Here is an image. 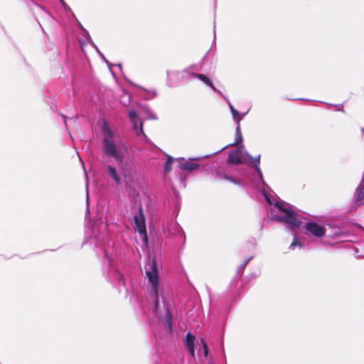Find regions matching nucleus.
I'll return each instance as SVG.
<instances>
[{
	"label": "nucleus",
	"mask_w": 364,
	"mask_h": 364,
	"mask_svg": "<svg viewBox=\"0 0 364 364\" xmlns=\"http://www.w3.org/2000/svg\"><path fill=\"white\" fill-rule=\"evenodd\" d=\"M85 176L86 178V197H87V204L88 205V199H89V195H88V176L87 175V173L85 171ZM87 215H90V210L89 208H87Z\"/></svg>",
	"instance_id": "24"
},
{
	"label": "nucleus",
	"mask_w": 364,
	"mask_h": 364,
	"mask_svg": "<svg viewBox=\"0 0 364 364\" xmlns=\"http://www.w3.org/2000/svg\"><path fill=\"white\" fill-rule=\"evenodd\" d=\"M172 228L174 230L175 232L183 238V243H185L186 241V235L184 231L182 230L179 224L174 221L172 224Z\"/></svg>",
	"instance_id": "19"
},
{
	"label": "nucleus",
	"mask_w": 364,
	"mask_h": 364,
	"mask_svg": "<svg viewBox=\"0 0 364 364\" xmlns=\"http://www.w3.org/2000/svg\"><path fill=\"white\" fill-rule=\"evenodd\" d=\"M148 279V303L154 314L162 322L167 332L172 331V316L166 299V287L160 282L156 259H149L145 264Z\"/></svg>",
	"instance_id": "2"
},
{
	"label": "nucleus",
	"mask_w": 364,
	"mask_h": 364,
	"mask_svg": "<svg viewBox=\"0 0 364 364\" xmlns=\"http://www.w3.org/2000/svg\"><path fill=\"white\" fill-rule=\"evenodd\" d=\"M303 232L306 236L313 237L317 240L325 236L326 229L315 221H309L305 223Z\"/></svg>",
	"instance_id": "5"
},
{
	"label": "nucleus",
	"mask_w": 364,
	"mask_h": 364,
	"mask_svg": "<svg viewBox=\"0 0 364 364\" xmlns=\"http://www.w3.org/2000/svg\"><path fill=\"white\" fill-rule=\"evenodd\" d=\"M195 77L203 81L205 84L210 87L214 92H217L221 97L223 95V94L213 85L211 80L208 78L206 75L203 74H198L195 75Z\"/></svg>",
	"instance_id": "16"
},
{
	"label": "nucleus",
	"mask_w": 364,
	"mask_h": 364,
	"mask_svg": "<svg viewBox=\"0 0 364 364\" xmlns=\"http://www.w3.org/2000/svg\"><path fill=\"white\" fill-rule=\"evenodd\" d=\"M173 161V159L171 156H167V159H166V161L165 162L164 167V170L165 172H169L171 170V168H172L171 164H172Z\"/></svg>",
	"instance_id": "22"
},
{
	"label": "nucleus",
	"mask_w": 364,
	"mask_h": 364,
	"mask_svg": "<svg viewBox=\"0 0 364 364\" xmlns=\"http://www.w3.org/2000/svg\"><path fill=\"white\" fill-rule=\"evenodd\" d=\"M128 115L132 124V129L136 132V134L138 136H142L146 143H150L149 139L144 132L143 123L138 117L136 111L134 109H129L128 111Z\"/></svg>",
	"instance_id": "8"
},
{
	"label": "nucleus",
	"mask_w": 364,
	"mask_h": 364,
	"mask_svg": "<svg viewBox=\"0 0 364 364\" xmlns=\"http://www.w3.org/2000/svg\"><path fill=\"white\" fill-rule=\"evenodd\" d=\"M253 257H250V258H248L245 262L244 264H242V265H240L238 268H237V273L239 274H242L245 266L247 264V263L252 259Z\"/></svg>",
	"instance_id": "25"
},
{
	"label": "nucleus",
	"mask_w": 364,
	"mask_h": 364,
	"mask_svg": "<svg viewBox=\"0 0 364 364\" xmlns=\"http://www.w3.org/2000/svg\"><path fill=\"white\" fill-rule=\"evenodd\" d=\"M203 347H204V354H205V356H207L208 355V348H207V346L205 345V343L203 341Z\"/></svg>",
	"instance_id": "33"
},
{
	"label": "nucleus",
	"mask_w": 364,
	"mask_h": 364,
	"mask_svg": "<svg viewBox=\"0 0 364 364\" xmlns=\"http://www.w3.org/2000/svg\"><path fill=\"white\" fill-rule=\"evenodd\" d=\"M187 70H167L166 83L169 87H173L176 83L183 81L185 79Z\"/></svg>",
	"instance_id": "9"
},
{
	"label": "nucleus",
	"mask_w": 364,
	"mask_h": 364,
	"mask_svg": "<svg viewBox=\"0 0 364 364\" xmlns=\"http://www.w3.org/2000/svg\"><path fill=\"white\" fill-rule=\"evenodd\" d=\"M63 119H64V123L66 125V117L65 115H62Z\"/></svg>",
	"instance_id": "36"
},
{
	"label": "nucleus",
	"mask_w": 364,
	"mask_h": 364,
	"mask_svg": "<svg viewBox=\"0 0 364 364\" xmlns=\"http://www.w3.org/2000/svg\"><path fill=\"white\" fill-rule=\"evenodd\" d=\"M146 112H147L149 119H156V116L151 112V110L147 108Z\"/></svg>",
	"instance_id": "28"
},
{
	"label": "nucleus",
	"mask_w": 364,
	"mask_h": 364,
	"mask_svg": "<svg viewBox=\"0 0 364 364\" xmlns=\"http://www.w3.org/2000/svg\"><path fill=\"white\" fill-rule=\"evenodd\" d=\"M61 5L66 9L67 8H68V6L66 4V3L65 2L64 0H59Z\"/></svg>",
	"instance_id": "32"
},
{
	"label": "nucleus",
	"mask_w": 364,
	"mask_h": 364,
	"mask_svg": "<svg viewBox=\"0 0 364 364\" xmlns=\"http://www.w3.org/2000/svg\"><path fill=\"white\" fill-rule=\"evenodd\" d=\"M186 74L190 75V76H193L195 77V75H198L197 73H188V71L186 73Z\"/></svg>",
	"instance_id": "34"
},
{
	"label": "nucleus",
	"mask_w": 364,
	"mask_h": 364,
	"mask_svg": "<svg viewBox=\"0 0 364 364\" xmlns=\"http://www.w3.org/2000/svg\"><path fill=\"white\" fill-rule=\"evenodd\" d=\"M163 232L164 234H166L167 236H170L171 234V232L169 229H166L164 226H163Z\"/></svg>",
	"instance_id": "30"
},
{
	"label": "nucleus",
	"mask_w": 364,
	"mask_h": 364,
	"mask_svg": "<svg viewBox=\"0 0 364 364\" xmlns=\"http://www.w3.org/2000/svg\"><path fill=\"white\" fill-rule=\"evenodd\" d=\"M97 50V53L100 54V57L102 58V59L107 63V65L108 66H109V61L105 58V55L100 51V50L96 48Z\"/></svg>",
	"instance_id": "27"
},
{
	"label": "nucleus",
	"mask_w": 364,
	"mask_h": 364,
	"mask_svg": "<svg viewBox=\"0 0 364 364\" xmlns=\"http://www.w3.org/2000/svg\"><path fill=\"white\" fill-rule=\"evenodd\" d=\"M194 341H195V336L193 335H192L191 333H188L186 335L184 344H185V346L186 347L188 351L192 355H194V352H195Z\"/></svg>",
	"instance_id": "15"
},
{
	"label": "nucleus",
	"mask_w": 364,
	"mask_h": 364,
	"mask_svg": "<svg viewBox=\"0 0 364 364\" xmlns=\"http://www.w3.org/2000/svg\"><path fill=\"white\" fill-rule=\"evenodd\" d=\"M134 228L139 233L142 241L147 242L145 217L141 207H139L138 212L134 215Z\"/></svg>",
	"instance_id": "6"
},
{
	"label": "nucleus",
	"mask_w": 364,
	"mask_h": 364,
	"mask_svg": "<svg viewBox=\"0 0 364 364\" xmlns=\"http://www.w3.org/2000/svg\"><path fill=\"white\" fill-rule=\"evenodd\" d=\"M335 107H336L337 111H343V105H335Z\"/></svg>",
	"instance_id": "31"
},
{
	"label": "nucleus",
	"mask_w": 364,
	"mask_h": 364,
	"mask_svg": "<svg viewBox=\"0 0 364 364\" xmlns=\"http://www.w3.org/2000/svg\"><path fill=\"white\" fill-rule=\"evenodd\" d=\"M117 65L121 68V65L118 64Z\"/></svg>",
	"instance_id": "38"
},
{
	"label": "nucleus",
	"mask_w": 364,
	"mask_h": 364,
	"mask_svg": "<svg viewBox=\"0 0 364 364\" xmlns=\"http://www.w3.org/2000/svg\"><path fill=\"white\" fill-rule=\"evenodd\" d=\"M332 234L328 235V237L332 240H344L346 237L348 236V234L341 230V229L338 226H332Z\"/></svg>",
	"instance_id": "14"
},
{
	"label": "nucleus",
	"mask_w": 364,
	"mask_h": 364,
	"mask_svg": "<svg viewBox=\"0 0 364 364\" xmlns=\"http://www.w3.org/2000/svg\"><path fill=\"white\" fill-rule=\"evenodd\" d=\"M236 124H237V127L235 129V134H242L240 123H236Z\"/></svg>",
	"instance_id": "29"
},
{
	"label": "nucleus",
	"mask_w": 364,
	"mask_h": 364,
	"mask_svg": "<svg viewBox=\"0 0 364 364\" xmlns=\"http://www.w3.org/2000/svg\"><path fill=\"white\" fill-rule=\"evenodd\" d=\"M107 171L109 176L113 179V181L117 184H121V178L119 174L117 173L115 168L111 165L107 166Z\"/></svg>",
	"instance_id": "17"
},
{
	"label": "nucleus",
	"mask_w": 364,
	"mask_h": 364,
	"mask_svg": "<svg viewBox=\"0 0 364 364\" xmlns=\"http://www.w3.org/2000/svg\"><path fill=\"white\" fill-rule=\"evenodd\" d=\"M242 158L245 160V151L232 150L230 151L227 162L228 164H239L242 163Z\"/></svg>",
	"instance_id": "12"
},
{
	"label": "nucleus",
	"mask_w": 364,
	"mask_h": 364,
	"mask_svg": "<svg viewBox=\"0 0 364 364\" xmlns=\"http://www.w3.org/2000/svg\"><path fill=\"white\" fill-rule=\"evenodd\" d=\"M215 35H216V33H215V31H214V38H215Z\"/></svg>",
	"instance_id": "37"
},
{
	"label": "nucleus",
	"mask_w": 364,
	"mask_h": 364,
	"mask_svg": "<svg viewBox=\"0 0 364 364\" xmlns=\"http://www.w3.org/2000/svg\"><path fill=\"white\" fill-rule=\"evenodd\" d=\"M223 178L234 184L240 185V181L239 179L230 176L227 174H223Z\"/></svg>",
	"instance_id": "23"
},
{
	"label": "nucleus",
	"mask_w": 364,
	"mask_h": 364,
	"mask_svg": "<svg viewBox=\"0 0 364 364\" xmlns=\"http://www.w3.org/2000/svg\"><path fill=\"white\" fill-rule=\"evenodd\" d=\"M103 132V152L107 157H112L118 163L124 160V152L120 146L117 144L114 140V134L107 122L102 124Z\"/></svg>",
	"instance_id": "4"
},
{
	"label": "nucleus",
	"mask_w": 364,
	"mask_h": 364,
	"mask_svg": "<svg viewBox=\"0 0 364 364\" xmlns=\"http://www.w3.org/2000/svg\"><path fill=\"white\" fill-rule=\"evenodd\" d=\"M224 149H225V147L222 148L219 151H218L212 154H207V155H205V156H200V157L189 158L188 160L182 159L181 161H180L178 162V166L180 169L183 170V171H187L188 172L194 171L200 167V165L198 164L194 163L193 161H198L202 159H206V158L209 157L210 156H213V155L218 154V152L223 151Z\"/></svg>",
	"instance_id": "7"
},
{
	"label": "nucleus",
	"mask_w": 364,
	"mask_h": 364,
	"mask_svg": "<svg viewBox=\"0 0 364 364\" xmlns=\"http://www.w3.org/2000/svg\"><path fill=\"white\" fill-rule=\"evenodd\" d=\"M82 30L85 33V34L90 37L88 32L82 26Z\"/></svg>",
	"instance_id": "35"
},
{
	"label": "nucleus",
	"mask_w": 364,
	"mask_h": 364,
	"mask_svg": "<svg viewBox=\"0 0 364 364\" xmlns=\"http://www.w3.org/2000/svg\"><path fill=\"white\" fill-rule=\"evenodd\" d=\"M146 91V95L143 96L144 99L146 100H151L155 97L157 95V92L156 90H144Z\"/></svg>",
	"instance_id": "21"
},
{
	"label": "nucleus",
	"mask_w": 364,
	"mask_h": 364,
	"mask_svg": "<svg viewBox=\"0 0 364 364\" xmlns=\"http://www.w3.org/2000/svg\"><path fill=\"white\" fill-rule=\"evenodd\" d=\"M28 6L30 8L31 11H33L34 13H39V12H43L47 13V11L44 9L43 7L40 6L38 3L33 1L31 0L29 2H27Z\"/></svg>",
	"instance_id": "18"
},
{
	"label": "nucleus",
	"mask_w": 364,
	"mask_h": 364,
	"mask_svg": "<svg viewBox=\"0 0 364 364\" xmlns=\"http://www.w3.org/2000/svg\"><path fill=\"white\" fill-rule=\"evenodd\" d=\"M263 196L266 201L273 208L271 209V220L284 223L291 231L301 227V221L297 217L293 207L283 200H276L262 189Z\"/></svg>",
	"instance_id": "3"
},
{
	"label": "nucleus",
	"mask_w": 364,
	"mask_h": 364,
	"mask_svg": "<svg viewBox=\"0 0 364 364\" xmlns=\"http://www.w3.org/2000/svg\"><path fill=\"white\" fill-rule=\"evenodd\" d=\"M296 247H303V245L301 242L298 240L296 233H294V239L292 242L291 243L289 246V249L294 250Z\"/></svg>",
	"instance_id": "20"
},
{
	"label": "nucleus",
	"mask_w": 364,
	"mask_h": 364,
	"mask_svg": "<svg viewBox=\"0 0 364 364\" xmlns=\"http://www.w3.org/2000/svg\"><path fill=\"white\" fill-rule=\"evenodd\" d=\"M245 159L249 161L254 166L256 172L257 173L260 182L264 187L269 188L268 185L265 183L263 179L262 172L259 166L260 163V155L252 157L247 151H245Z\"/></svg>",
	"instance_id": "10"
},
{
	"label": "nucleus",
	"mask_w": 364,
	"mask_h": 364,
	"mask_svg": "<svg viewBox=\"0 0 364 364\" xmlns=\"http://www.w3.org/2000/svg\"><path fill=\"white\" fill-rule=\"evenodd\" d=\"M242 141V134H235V144H238Z\"/></svg>",
	"instance_id": "26"
},
{
	"label": "nucleus",
	"mask_w": 364,
	"mask_h": 364,
	"mask_svg": "<svg viewBox=\"0 0 364 364\" xmlns=\"http://www.w3.org/2000/svg\"><path fill=\"white\" fill-rule=\"evenodd\" d=\"M84 244H90L102 250L104 255L103 274L107 279L118 288L125 286L124 277L117 267L118 250L114 241L98 228L87 227Z\"/></svg>",
	"instance_id": "1"
},
{
	"label": "nucleus",
	"mask_w": 364,
	"mask_h": 364,
	"mask_svg": "<svg viewBox=\"0 0 364 364\" xmlns=\"http://www.w3.org/2000/svg\"><path fill=\"white\" fill-rule=\"evenodd\" d=\"M353 204L355 208L364 204V174L360 183L355 189L353 196Z\"/></svg>",
	"instance_id": "11"
},
{
	"label": "nucleus",
	"mask_w": 364,
	"mask_h": 364,
	"mask_svg": "<svg viewBox=\"0 0 364 364\" xmlns=\"http://www.w3.org/2000/svg\"><path fill=\"white\" fill-rule=\"evenodd\" d=\"M222 97L225 100V102L228 105L234 122H235L236 123H240L242 117H244L247 114V112L243 113L242 115H240V112L236 109H235V107L230 102V100L226 96L223 95Z\"/></svg>",
	"instance_id": "13"
}]
</instances>
